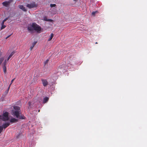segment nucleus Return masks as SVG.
Listing matches in <instances>:
<instances>
[{
  "mask_svg": "<svg viewBox=\"0 0 147 147\" xmlns=\"http://www.w3.org/2000/svg\"><path fill=\"white\" fill-rule=\"evenodd\" d=\"M53 36H54V34L53 33H52L51 34V35L50 36L48 40V41H51V39H52V38H53Z\"/></svg>",
  "mask_w": 147,
  "mask_h": 147,
  "instance_id": "obj_15",
  "label": "nucleus"
},
{
  "mask_svg": "<svg viewBox=\"0 0 147 147\" xmlns=\"http://www.w3.org/2000/svg\"><path fill=\"white\" fill-rule=\"evenodd\" d=\"M49 98L47 97H45L44 98L43 103H45L47 102Z\"/></svg>",
  "mask_w": 147,
  "mask_h": 147,
  "instance_id": "obj_10",
  "label": "nucleus"
},
{
  "mask_svg": "<svg viewBox=\"0 0 147 147\" xmlns=\"http://www.w3.org/2000/svg\"><path fill=\"white\" fill-rule=\"evenodd\" d=\"M13 1V0H9L8 1H5L3 2L2 4L5 7H7L9 5L10 3Z\"/></svg>",
  "mask_w": 147,
  "mask_h": 147,
  "instance_id": "obj_5",
  "label": "nucleus"
},
{
  "mask_svg": "<svg viewBox=\"0 0 147 147\" xmlns=\"http://www.w3.org/2000/svg\"><path fill=\"white\" fill-rule=\"evenodd\" d=\"M43 84L44 86H46L48 84V82L45 80H42Z\"/></svg>",
  "mask_w": 147,
  "mask_h": 147,
  "instance_id": "obj_7",
  "label": "nucleus"
},
{
  "mask_svg": "<svg viewBox=\"0 0 147 147\" xmlns=\"http://www.w3.org/2000/svg\"><path fill=\"white\" fill-rule=\"evenodd\" d=\"M14 79H13V80H11V84H12V83H13V80H14Z\"/></svg>",
  "mask_w": 147,
  "mask_h": 147,
  "instance_id": "obj_26",
  "label": "nucleus"
},
{
  "mask_svg": "<svg viewBox=\"0 0 147 147\" xmlns=\"http://www.w3.org/2000/svg\"><path fill=\"white\" fill-rule=\"evenodd\" d=\"M11 84V83L10 84V85H9V86L8 88V89L7 90V92H8L9 91V89L10 88V86L11 85V84Z\"/></svg>",
  "mask_w": 147,
  "mask_h": 147,
  "instance_id": "obj_22",
  "label": "nucleus"
},
{
  "mask_svg": "<svg viewBox=\"0 0 147 147\" xmlns=\"http://www.w3.org/2000/svg\"><path fill=\"white\" fill-rule=\"evenodd\" d=\"M21 135V134H19V135Z\"/></svg>",
  "mask_w": 147,
  "mask_h": 147,
  "instance_id": "obj_32",
  "label": "nucleus"
},
{
  "mask_svg": "<svg viewBox=\"0 0 147 147\" xmlns=\"http://www.w3.org/2000/svg\"><path fill=\"white\" fill-rule=\"evenodd\" d=\"M26 7L30 9L36 7L38 6V5L35 2H33L30 4H27Z\"/></svg>",
  "mask_w": 147,
  "mask_h": 147,
  "instance_id": "obj_4",
  "label": "nucleus"
},
{
  "mask_svg": "<svg viewBox=\"0 0 147 147\" xmlns=\"http://www.w3.org/2000/svg\"><path fill=\"white\" fill-rule=\"evenodd\" d=\"M3 127L2 126H0V133L2 132L3 130Z\"/></svg>",
  "mask_w": 147,
  "mask_h": 147,
  "instance_id": "obj_18",
  "label": "nucleus"
},
{
  "mask_svg": "<svg viewBox=\"0 0 147 147\" xmlns=\"http://www.w3.org/2000/svg\"><path fill=\"white\" fill-rule=\"evenodd\" d=\"M19 7L20 9L24 11H26V9L25 7H24L23 5H19Z\"/></svg>",
  "mask_w": 147,
  "mask_h": 147,
  "instance_id": "obj_9",
  "label": "nucleus"
},
{
  "mask_svg": "<svg viewBox=\"0 0 147 147\" xmlns=\"http://www.w3.org/2000/svg\"><path fill=\"white\" fill-rule=\"evenodd\" d=\"M12 34H10V35L8 36H7V37L5 39H7L8 38H9V37Z\"/></svg>",
  "mask_w": 147,
  "mask_h": 147,
  "instance_id": "obj_25",
  "label": "nucleus"
},
{
  "mask_svg": "<svg viewBox=\"0 0 147 147\" xmlns=\"http://www.w3.org/2000/svg\"><path fill=\"white\" fill-rule=\"evenodd\" d=\"M98 12V11H95V12H93L92 13V14L94 16L95 15V14L96 13H97Z\"/></svg>",
  "mask_w": 147,
  "mask_h": 147,
  "instance_id": "obj_20",
  "label": "nucleus"
},
{
  "mask_svg": "<svg viewBox=\"0 0 147 147\" xmlns=\"http://www.w3.org/2000/svg\"><path fill=\"white\" fill-rule=\"evenodd\" d=\"M9 125V123H7L5 124H3V128H6L7 127H8Z\"/></svg>",
  "mask_w": 147,
  "mask_h": 147,
  "instance_id": "obj_13",
  "label": "nucleus"
},
{
  "mask_svg": "<svg viewBox=\"0 0 147 147\" xmlns=\"http://www.w3.org/2000/svg\"><path fill=\"white\" fill-rule=\"evenodd\" d=\"M8 92H7V90L6 91V94H7Z\"/></svg>",
  "mask_w": 147,
  "mask_h": 147,
  "instance_id": "obj_30",
  "label": "nucleus"
},
{
  "mask_svg": "<svg viewBox=\"0 0 147 147\" xmlns=\"http://www.w3.org/2000/svg\"><path fill=\"white\" fill-rule=\"evenodd\" d=\"M6 60H5V61L3 63V68L4 73L5 74L6 72Z\"/></svg>",
  "mask_w": 147,
  "mask_h": 147,
  "instance_id": "obj_6",
  "label": "nucleus"
},
{
  "mask_svg": "<svg viewBox=\"0 0 147 147\" xmlns=\"http://www.w3.org/2000/svg\"><path fill=\"white\" fill-rule=\"evenodd\" d=\"M1 25H2V26L1 27V30H2V29L5 28L6 26L4 25V24H2V23H1Z\"/></svg>",
  "mask_w": 147,
  "mask_h": 147,
  "instance_id": "obj_16",
  "label": "nucleus"
},
{
  "mask_svg": "<svg viewBox=\"0 0 147 147\" xmlns=\"http://www.w3.org/2000/svg\"><path fill=\"white\" fill-rule=\"evenodd\" d=\"M2 52L0 50V57L2 55Z\"/></svg>",
  "mask_w": 147,
  "mask_h": 147,
  "instance_id": "obj_24",
  "label": "nucleus"
},
{
  "mask_svg": "<svg viewBox=\"0 0 147 147\" xmlns=\"http://www.w3.org/2000/svg\"><path fill=\"white\" fill-rule=\"evenodd\" d=\"M97 42H96V44H97Z\"/></svg>",
  "mask_w": 147,
  "mask_h": 147,
  "instance_id": "obj_31",
  "label": "nucleus"
},
{
  "mask_svg": "<svg viewBox=\"0 0 147 147\" xmlns=\"http://www.w3.org/2000/svg\"><path fill=\"white\" fill-rule=\"evenodd\" d=\"M28 29L29 31L31 32H33L35 31L37 33H40L43 31V29L41 28L40 26L35 23L29 25Z\"/></svg>",
  "mask_w": 147,
  "mask_h": 147,
  "instance_id": "obj_1",
  "label": "nucleus"
},
{
  "mask_svg": "<svg viewBox=\"0 0 147 147\" xmlns=\"http://www.w3.org/2000/svg\"><path fill=\"white\" fill-rule=\"evenodd\" d=\"M9 119L8 113L6 112L3 113V115L2 116L1 119L4 121H6Z\"/></svg>",
  "mask_w": 147,
  "mask_h": 147,
  "instance_id": "obj_3",
  "label": "nucleus"
},
{
  "mask_svg": "<svg viewBox=\"0 0 147 147\" xmlns=\"http://www.w3.org/2000/svg\"><path fill=\"white\" fill-rule=\"evenodd\" d=\"M14 52H12L11 53L10 55L8 57V58L7 59V61L9 60V59L14 54Z\"/></svg>",
  "mask_w": 147,
  "mask_h": 147,
  "instance_id": "obj_14",
  "label": "nucleus"
},
{
  "mask_svg": "<svg viewBox=\"0 0 147 147\" xmlns=\"http://www.w3.org/2000/svg\"><path fill=\"white\" fill-rule=\"evenodd\" d=\"M45 20H46L48 21H50V22H52L53 20L51 19H48V20H46V19H44Z\"/></svg>",
  "mask_w": 147,
  "mask_h": 147,
  "instance_id": "obj_21",
  "label": "nucleus"
},
{
  "mask_svg": "<svg viewBox=\"0 0 147 147\" xmlns=\"http://www.w3.org/2000/svg\"><path fill=\"white\" fill-rule=\"evenodd\" d=\"M18 119L13 118L11 119L10 122L11 123L16 122L18 121Z\"/></svg>",
  "mask_w": 147,
  "mask_h": 147,
  "instance_id": "obj_11",
  "label": "nucleus"
},
{
  "mask_svg": "<svg viewBox=\"0 0 147 147\" xmlns=\"http://www.w3.org/2000/svg\"><path fill=\"white\" fill-rule=\"evenodd\" d=\"M18 118H19L20 119H25V117L23 115H20V114L19 115V117Z\"/></svg>",
  "mask_w": 147,
  "mask_h": 147,
  "instance_id": "obj_12",
  "label": "nucleus"
},
{
  "mask_svg": "<svg viewBox=\"0 0 147 147\" xmlns=\"http://www.w3.org/2000/svg\"><path fill=\"white\" fill-rule=\"evenodd\" d=\"M49 61V60L48 59H47V60H46L45 61V64H47V63H48V62Z\"/></svg>",
  "mask_w": 147,
  "mask_h": 147,
  "instance_id": "obj_23",
  "label": "nucleus"
},
{
  "mask_svg": "<svg viewBox=\"0 0 147 147\" xmlns=\"http://www.w3.org/2000/svg\"><path fill=\"white\" fill-rule=\"evenodd\" d=\"M37 41H34L33 43L32 44V45L30 48V50H32L33 49V48L34 47L35 45L37 43Z\"/></svg>",
  "mask_w": 147,
  "mask_h": 147,
  "instance_id": "obj_8",
  "label": "nucleus"
},
{
  "mask_svg": "<svg viewBox=\"0 0 147 147\" xmlns=\"http://www.w3.org/2000/svg\"><path fill=\"white\" fill-rule=\"evenodd\" d=\"M14 109L15 110V111L13 110L12 111V114L16 116V117H18L19 115L20 114V107L16 106L13 107Z\"/></svg>",
  "mask_w": 147,
  "mask_h": 147,
  "instance_id": "obj_2",
  "label": "nucleus"
},
{
  "mask_svg": "<svg viewBox=\"0 0 147 147\" xmlns=\"http://www.w3.org/2000/svg\"><path fill=\"white\" fill-rule=\"evenodd\" d=\"M31 103L30 102H29V106H30Z\"/></svg>",
  "mask_w": 147,
  "mask_h": 147,
  "instance_id": "obj_28",
  "label": "nucleus"
},
{
  "mask_svg": "<svg viewBox=\"0 0 147 147\" xmlns=\"http://www.w3.org/2000/svg\"><path fill=\"white\" fill-rule=\"evenodd\" d=\"M8 19V18H6L2 22V24H4V22L6 21Z\"/></svg>",
  "mask_w": 147,
  "mask_h": 147,
  "instance_id": "obj_17",
  "label": "nucleus"
},
{
  "mask_svg": "<svg viewBox=\"0 0 147 147\" xmlns=\"http://www.w3.org/2000/svg\"><path fill=\"white\" fill-rule=\"evenodd\" d=\"M74 1H77V0H74Z\"/></svg>",
  "mask_w": 147,
  "mask_h": 147,
  "instance_id": "obj_29",
  "label": "nucleus"
},
{
  "mask_svg": "<svg viewBox=\"0 0 147 147\" xmlns=\"http://www.w3.org/2000/svg\"><path fill=\"white\" fill-rule=\"evenodd\" d=\"M50 5L51 7H55L56 6V5L55 4H51Z\"/></svg>",
  "mask_w": 147,
  "mask_h": 147,
  "instance_id": "obj_19",
  "label": "nucleus"
},
{
  "mask_svg": "<svg viewBox=\"0 0 147 147\" xmlns=\"http://www.w3.org/2000/svg\"><path fill=\"white\" fill-rule=\"evenodd\" d=\"M2 116L0 115V119H1Z\"/></svg>",
  "mask_w": 147,
  "mask_h": 147,
  "instance_id": "obj_27",
  "label": "nucleus"
}]
</instances>
